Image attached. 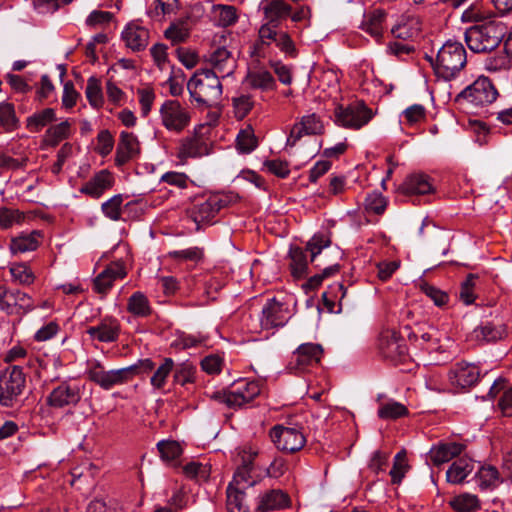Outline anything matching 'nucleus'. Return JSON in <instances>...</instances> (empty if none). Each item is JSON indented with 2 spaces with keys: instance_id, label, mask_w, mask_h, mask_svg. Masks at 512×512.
<instances>
[{
  "instance_id": "nucleus-1",
  "label": "nucleus",
  "mask_w": 512,
  "mask_h": 512,
  "mask_svg": "<svg viewBox=\"0 0 512 512\" xmlns=\"http://www.w3.org/2000/svg\"><path fill=\"white\" fill-rule=\"evenodd\" d=\"M154 367V361L145 358L127 367L106 370L99 360L90 359L87 361L85 373L90 381L104 390H110L114 386L130 382L135 376L151 373Z\"/></svg>"
},
{
  "instance_id": "nucleus-2",
  "label": "nucleus",
  "mask_w": 512,
  "mask_h": 512,
  "mask_svg": "<svg viewBox=\"0 0 512 512\" xmlns=\"http://www.w3.org/2000/svg\"><path fill=\"white\" fill-rule=\"evenodd\" d=\"M221 78L209 69H199L187 82V89L192 102L198 107H214L222 97L223 86Z\"/></svg>"
},
{
  "instance_id": "nucleus-3",
  "label": "nucleus",
  "mask_w": 512,
  "mask_h": 512,
  "mask_svg": "<svg viewBox=\"0 0 512 512\" xmlns=\"http://www.w3.org/2000/svg\"><path fill=\"white\" fill-rule=\"evenodd\" d=\"M435 74L450 81L458 77L467 63V53L461 42L447 40L438 50L435 61L430 58Z\"/></svg>"
},
{
  "instance_id": "nucleus-4",
  "label": "nucleus",
  "mask_w": 512,
  "mask_h": 512,
  "mask_svg": "<svg viewBox=\"0 0 512 512\" xmlns=\"http://www.w3.org/2000/svg\"><path fill=\"white\" fill-rule=\"evenodd\" d=\"M505 34L503 23L488 21L466 29L464 40L474 53H489L501 43Z\"/></svg>"
},
{
  "instance_id": "nucleus-5",
  "label": "nucleus",
  "mask_w": 512,
  "mask_h": 512,
  "mask_svg": "<svg viewBox=\"0 0 512 512\" xmlns=\"http://www.w3.org/2000/svg\"><path fill=\"white\" fill-rule=\"evenodd\" d=\"M272 44H275L287 57L295 58L298 55L295 43L286 31L278 30V27H272L271 25H261L253 55L260 59L272 57Z\"/></svg>"
},
{
  "instance_id": "nucleus-6",
  "label": "nucleus",
  "mask_w": 512,
  "mask_h": 512,
  "mask_svg": "<svg viewBox=\"0 0 512 512\" xmlns=\"http://www.w3.org/2000/svg\"><path fill=\"white\" fill-rule=\"evenodd\" d=\"M498 95L493 82L488 77L480 76L455 97V102L478 109L492 104Z\"/></svg>"
},
{
  "instance_id": "nucleus-7",
  "label": "nucleus",
  "mask_w": 512,
  "mask_h": 512,
  "mask_svg": "<svg viewBox=\"0 0 512 512\" xmlns=\"http://www.w3.org/2000/svg\"><path fill=\"white\" fill-rule=\"evenodd\" d=\"M26 375L22 367L14 365L0 373V405L7 408L17 406L26 389Z\"/></svg>"
},
{
  "instance_id": "nucleus-8",
  "label": "nucleus",
  "mask_w": 512,
  "mask_h": 512,
  "mask_svg": "<svg viewBox=\"0 0 512 512\" xmlns=\"http://www.w3.org/2000/svg\"><path fill=\"white\" fill-rule=\"evenodd\" d=\"M161 125L169 132L180 134L186 130L192 119V110L178 100H165L159 109Z\"/></svg>"
},
{
  "instance_id": "nucleus-9",
  "label": "nucleus",
  "mask_w": 512,
  "mask_h": 512,
  "mask_svg": "<svg viewBox=\"0 0 512 512\" xmlns=\"http://www.w3.org/2000/svg\"><path fill=\"white\" fill-rule=\"evenodd\" d=\"M374 117V112L363 101H356L346 106L338 105L334 110L335 123L343 128L359 130Z\"/></svg>"
},
{
  "instance_id": "nucleus-10",
  "label": "nucleus",
  "mask_w": 512,
  "mask_h": 512,
  "mask_svg": "<svg viewBox=\"0 0 512 512\" xmlns=\"http://www.w3.org/2000/svg\"><path fill=\"white\" fill-rule=\"evenodd\" d=\"M331 240L324 234H315L306 244V251L310 254V262L316 263L315 266L326 265L322 271V276L325 279L334 277L340 272V265L337 262H333L329 256L331 254L330 249Z\"/></svg>"
},
{
  "instance_id": "nucleus-11",
  "label": "nucleus",
  "mask_w": 512,
  "mask_h": 512,
  "mask_svg": "<svg viewBox=\"0 0 512 512\" xmlns=\"http://www.w3.org/2000/svg\"><path fill=\"white\" fill-rule=\"evenodd\" d=\"M261 392L258 381L239 379L227 391L219 393L216 398L230 408H241L253 401Z\"/></svg>"
},
{
  "instance_id": "nucleus-12",
  "label": "nucleus",
  "mask_w": 512,
  "mask_h": 512,
  "mask_svg": "<svg viewBox=\"0 0 512 512\" xmlns=\"http://www.w3.org/2000/svg\"><path fill=\"white\" fill-rule=\"evenodd\" d=\"M270 438L275 447L285 453H295L306 444L303 432L296 427L276 425L270 430Z\"/></svg>"
},
{
  "instance_id": "nucleus-13",
  "label": "nucleus",
  "mask_w": 512,
  "mask_h": 512,
  "mask_svg": "<svg viewBox=\"0 0 512 512\" xmlns=\"http://www.w3.org/2000/svg\"><path fill=\"white\" fill-rule=\"evenodd\" d=\"M83 387L71 381L61 382L47 396L46 402L53 408L76 406L82 397Z\"/></svg>"
},
{
  "instance_id": "nucleus-14",
  "label": "nucleus",
  "mask_w": 512,
  "mask_h": 512,
  "mask_svg": "<svg viewBox=\"0 0 512 512\" xmlns=\"http://www.w3.org/2000/svg\"><path fill=\"white\" fill-rule=\"evenodd\" d=\"M323 355V348L320 344H301L292 354L287 368L293 373H301L308 368L318 364Z\"/></svg>"
},
{
  "instance_id": "nucleus-15",
  "label": "nucleus",
  "mask_w": 512,
  "mask_h": 512,
  "mask_svg": "<svg viewBox=\"0 0 512 512\" xmlns=\"http://www.w3.org/2000/svg\"><path fill=\"white\" fill-rule=\"evenodd\" d=\"M204 62L209 66L210 72L222 79L233 75L237 66L235 57L225 47H217L205 54Z\"/></svg>"
},
{
  "instance_id": "nucleus-16",
  "label": "nucleus",
  "mask_w": 512,
  "mask_h": 512,
  "mask_svg": "<svg viewBox=\"0 0 512 512\" xmlns=\"http://www.w3.org/2000/svg\"><path fill=\"white\" fill-rule=\"evenodd\" d=\"M289 318L287 305L273 298L264 305L259 321L262 329L270 330L284 326Z\"/></svg>"
},
{
  "instance_id": "nucleus-17",
  "label": "nucleus",
  "mask_w": 512,
  "mask_h": 512,
  "mask_svg": "<svg viewBox=\"0 0 512 512\" xmlns=\"http://www.w3.org/2000/svg\"><path fill=\"white\" fill-rule=\"evenodd\" d=\"M379 350L383 357L395 363L404 361L407 355L405 340L395 331H384L379 338Z\"/></svg>"
},
{
  "instance_id": "nucleus-18",
  "label": "nucleus",
  "mask_w": 512,
  "mask_h": 512,
  "mask_svg": "<svg viewBox=\"0 0 512 512\" xmlns=\"http://www.w3.org/2000/svg\"><path fill=\"white\" fill-rule=\"evenodd\" d=\"M114 183V175L109 170L103 169L95 173L85 182L80 187L79 191L93 199H99L106 191L114 186Z\"/></svg>"
},
{
  "instance_id": "nucleus-19",
  "label": "nucleus",
  "mask_w": 512,
  "mask_h": 512,
  "mask_svg": "<svg viewBox=\"0 0 512 512\" xmlns=\"http://www.w3.org/2000/svg\"><path fill=\"white\" fill-rule=\"evenodd\" d=\"M479 368L470 363H457L449 372V381L455 388L466 389L475 385L479 379Z\"/></svg>"
},
{
  "instance_id": "nucleus-20",
  "label": "nucleus",
  "mask_w": 512,
  "mask_h": 512,
  "mask_svg": "<svg viewBox=\"0 0 512 512\" xmlns=\"http://www.w3.org/2000/svg\"><path fill=\"white\" fill-rule=\"evenodd\" d=\"M140 154L138 138L131 132L122 131L116 148L115 164L120 167Z\"/></svg>"
},
{
  "instance_id": "nucleus-21",
  "label": "nucleus",
  "mask_w": 512,
  "mask_h": 512,
  "mask_svg": "<svg viewBox=\"0 0 512 512\" xmlns=\"http://www.w3.org/2000/svg\"><path fill=\"white\" fill-rule=\"evenodd\" d=\"M324 130L323 123L315 113L305 115L300 122L293 125L287 139V146H294L303 135L320 134Z\"/></svg>"
},
{
  "instance_id": "nucleus-22",
  "label": "nucleus",
  "mask_w": 512,
  "mask_h": 512,
  "mask_svg": "<svg viewBox=\"0 0 512 512\" xmlns=\"http://www.w3.org/2000/svg\"><path fill=\"white\" fill-rule=\"evenodd\" d=\"M126 275L127 271L123 261L112 262L94 279V290L100 294H107L114 281L123 279Z\"/></svg>"
},
{
  "instance_id": "nucleus-23",
  "label": "nucleus",
  "mask_w": 512,
  "mask_h": 512,
  "mask_svg": "<svg viewBox=\"0 0 512 512\" xmlns=\"http://www.w3.org/2000/svg\"><path fill=\"white\" fill-rule=\"evenodd\" d=\"M224 206V201L218 196H210L207 199L200 200L194 204L191 209V217L199 226L201 223L210 222L220 209Z\"/></svg>"
},
{
  "instance_id": "nucleus-24",
  "label": "nucleus",
  "mask_w": 512,
  "mask_h": 512,
  "mask_svg": "<svg viewBox=\"0 0 512 512\" xmlns=\"http://www.w3.org/2000/svg\"><path fill=\"white\" fill-rule=\"evenodd\" d=\"M209 153V145L201 136L193 135L181 140L177 158L185 162L188 158H197Z\"/></svg>"
},
{
  "instance_id": "nucleus-25",
  "label": "nucleus",
  "mask_w": 512,
  "mask_h": 512,
  "mask_svg": "<svg viewBox=\"0 0 512 512\" xmlns=\"http://www.w3.org/2000/svg\"><path fill=\"white\" fill-rule=\"evenodd\" d=\"M86 332L92 340L111 343L115 342L119 337L120 324L114 318H106L96 326L89 327Z\"/></svg>"
},
{
  "instance_id": "nucleus-26",
  "label": "nucleus",
  "mask_w": 512,
  "mask_h": 512,
  "mask_svg": "<svg viewBox=\"0 0 512 512\" xmlns=\"http://www.w3.org/2000/svg\"><path fill=\"white\" fill-rule=\"evenodd\" d=\"M264 14V23L272 27H278L280 21L286 19L291 14V6L283 0H270L262 2Z\"/></svg>"
},
{
  "instance_id": "nucleus-27",
  "label": "nucleus",
  "mask_w": 512,
  "mask_h": 512,
  "mask_svg": "<svg viewBox=\"0 0 512 512\" xmlns=\"http://www.w3.org/2000/svg\"><path fill=\"white\" fill-rule=\"evenodd\" d=\"M430 176L424 173H413L406 177L400 190L406 195H425L434 192Z\"/></svg>"
},
{
  "instance_id": "nucleus-28",
  "label": "nucleus",
  "mask_w": 512,
  "mask_h": 512,
  "mask_svg": "<svg viewBox=\"0 0 512 512\" xmlns=\"http://www.w3.org/2000/svg\"><path fill=\"white\" fill-rule=\"evenodd\" d=\"M5 308L6 314L17 315L32 311L35 305L33 298L28 293L19 289H9Z\"/></svg>"
},
{
  "instance_id": "nucleus-29",
  "label": "nucleus",
  "mask_w": 512,
  "mask_h": 512,
  "mask_svg": "<svg viewBox=\"0 0 512 512\" xmlns=\"http://www.w3.org/2000/svg\"><path fill=\"white\" fill-rule=\"evenodd\" d=\"M122 39L128 48L141 51L148 45L149 31L143 26L129 23L122 31Z\"/></svg>"
},
{
  "instance_id": "nucleus-30",
  "label": "nucleus",
  "mask_w": 512,
  "mask_h": 512,
  "mask_svg": "<svg viewBox=\"0 0 512 512\" xmlns=\"http://www.w3.org/2000/svg\"><path fill=\"white\" fill-rule=\"evenodd\" d=\"M42 234L34 230L29 233H20L10 241L9 249L13 255L34 251L41 243Z\"/></svg>"
},
{
  "instance_id": "nucleus-31",
  "label": "nucleus",
  "mask_w": 512,
  "mask_h": 512,
  "mask_svg": "<svg viewBox=\"0 0 512 512\" xmlns=\"http://www.w3.org/2000/svg\"><path fill=\"white\" fill-rule=\"evenodd\" d=\"M288 494L280 489H272L259 496L257 509L261 512L281 510L289 506Z\"/></svg>"
},
{
  "instance_id": "nucleus-32",
  "label": "nucleus",
  "mask_w": 512,
  "mask_h": 512,
  "mask_svg": "<svg viewBox=\"0 0 512 512\" xmlns=\"http://www.w3.org/2000/svg\"><path fill=\"white\" fill-rule=\"evenodd\" d=\"M151 371L153 372L150 377V385L157 391H163L170 375H173L174 360L170 357H164L160 363L156 365Z\"/></svg>"
},
{
  "instance_id": "nucleus-33",
  "label": "nucleus",
  "mask_w": 512,
  "mask_h": 512,
  "mask_svg": "<svg viewBox=\"0 0 512 512\" xmlns=\"http://www.w3.org/2000/svg\"><path fill=\"white\" fill-rule=\"evenodd\" d=\"M505 387V380L499 378L491 386L489 395L491 398H494L502 392L498 401V407L504 416H512V386L507 389Z\"/></svg>"
},
{
  "instance_id": "nucleus-34",
  "label": "nucleus",
  "mask_w": 512,
  "mask_h": 512,
  "mask_svg": "<svg viewBox=\"0 0 512 512\" xmlns=\"http://www.w3.org/2000/svg\"><path fill=\"white\" fill-rule=\"evenodd\" d=\"M475 462L469 458H459L455 460L446 472V479L451 484L462 483L467 476L474 470Z\"/></svg>"
},
{
  "instance_id": "nucleus-35",
  "label": "nucleus",
  "mask_w": 512,
  "mask_h": 512,
  "mask_svg": "<svg viewBox=\"0 0 512 512\" xmlns=\"http://www.w3.org/2000/svg\"><path fill=\"white\" fill-rule=\"evenodd\" d=\"M386 15L383 9L377 8L372 10L365 16L362 29L376 40H379L385 28Z\"/></svg>"
},
{
  "instance_id": "nucleus-36",
  "label": "nucleus",
  "mask_w": 512,
  "mask_h": 512,
  "mask_svg": "<svg viewBox=\"0 0 512 512\" xmlns=\"http://www.w3.org/2000/svg\"><path fill=\"white\" fill-rule=\"evenodd\" d=\"M461 452L462 445L457 443H445L432 447L429 452V457L433 464L441 465L460 455Z\"/></svg>"
},
{
  "instance_id": "nucleus-37",
  "label": "nucleus",
  "mask_w": 512,
  "mask_h": 512,
  "mask_svg": "<svg viewBox=\"0 0 512 512\" xmlns=\"http://www.w3.org/2000/svg\"><path fill=\"white\" fill-rule=\"evenodd\" d=\"M245 82L253 89L262 91L273 90L276 87V82L273 75L265 69L249 71Z\"/></svg>"
},
{
  "instance_id": "nucleus-38",
  "label": "nucleus",
  "mask_w": 512,
  "mask_h": 512,
  "mask_svg": "<svg viewBox=\"0 0 512 512\" xmlns=\"http://www.w3.org/2000/svg\"><path fill=\"white\" fill-rule=\"evenodd\" d=\"M127 311L135 317L146 318L153 312L148 297L140 292H134L127 301Z\"/></svg>"
},
{
  "instance_id": "nucleus-39",
  "label": "nucleus",
  "mask_w": 512,
  "mask_h": 512,
  "mask_svg": "<svg viewBox=\"0 0 512 512\" xmlns=\"http://www.w3.org/2000/svg\"><path fill=\"white\" fill-rule=\"evenodd\" d=\"M9 273L11 281L21 286H31L35 280L36 275L31 267L25 262H13L10 263Z\"/></svg>"
},
{
  "instance_id": "nucleus-40",
  "label": "nucleus",
  "mask_w": 512,
  "mask_h": 512,
  "mask_svg": "<svg viewBox=\"0 0 512 512\" xmlns=\"http://www.w3.org/2000/svg\"><path fill=\"white\" fill-rule=\"evenodd\" d=\"M211 14L221 27L231 26L238 20L237 9L231 5L215 4L211 8Z\"/></svg>"
},
{
  "instance_id": "nucleus-41",
  "label": "nucleus",
  "mask_w": 512,
  "mask_h": 512,
  "mask_svg": "<svg viewBox=\"0 0 512 512\" xmlns=\"http://www.w3.org/2000/svg\"><path fill=\"white\" fill-rule=\"evenodd\" d=\"M258 146V140L255 136L253 127L247 124L242 128L236 137V148L242 154H249Z\"/></svg>"
},
{
  "instance_id": "nucleus-42",
  "label": "nucleus",
  "mask_w": 512,
  "mask_h": 512,
  "mask_svg": "<svg viewBox=\"0 0 512 512\" xmlns=\"http://www.w3.org/2000/svg\"><path fill=\"white\" fill-rule=\"evenodd\" d=\"M290 270L294 278H302L306 275L308 269V260L305 251L300 247L290 249Z\"/></svg>"
},
{
  "instance_id": "nucleus-43",
  "label": "nucleus",
  "mask_w": 512,
  "mask_h": 512,
  "mask_svg": "<svg viewBox=\"0 0 512 512\" xmlns=\"http://www.w3.org/2000/svg\"><path fill=\"white\" fill-rule=\"evenodd\" d=\"M190 30L188 20H178L171 23L164 35L172 44H179L189 38Z\"/></svg>"
},
{
  "instance_id": "nucleus-44",
  "label": "nucleus",
  "mask_w": 512,
  "mask_h": 512,
  "mask_svg": "<svg viewBox=\"0 0 512 512\" xmlns=\"http://www.w3.org/2000/svg\"><path fill=\"white\" fill-rule=\"evenodd\" d=\"M196 367L189 361L174 363L173 384L185 386L195 381Z\"/></svg>"
},
{
  "instance_id": "nucleus-45",
  "label": "nucleus",
  "mask_w": 512,
  "mask_h": 512,
  "mask_svg": "<svg viewBox=\"0 0 512 512\" xmlns=\"http://www.w3.org/2000/svg\"><path fill=\"white\" fill-rule=\"evenodd\" d=\"M226 507L228 512H248L249 508L245 500L243 490L236 489L233 484L227 487Z\"/></svg>"
},
{
  "instance_id": "nucleus-46",
  "label": "nucleus",
  "mask_w": 512,
  "mask_h": 512,
  "mask_svg": "<svg viewBox=\"0 0 512 512\" xmlns=\"http://www.w3.org/2000/svg\"><path fill=\"white\" fill-rule=\"evenodd\" d=\"M55 119V110L53 108H45L27 118V128L31 132H39Z\"/></svg>"
},
{
  "instance_id": "nucleus-47",
  "label": "nucleus",
  "mask_w": 512,
  "mask_h": 512,
  "mask_svg": "<svg viewBox=\"0 0 512 512\" xmlns=\"http://www.w3.org/2000/svg\"><path fill=\"white\" fill-rule=\"evenodd\" d=\"M408 413V409L405 405L393 400L381 404L377 412L379 418L383 420H396L408 415Z\"/></svg>"
},
{
  "instance_id": "nucleus-48",
  "label": "nucleus",
  "mask_w": 512,
  "mask_h": 512,
  "mask_svg": "<svg viewBox=\"0 0 512 512\" xmlns=\"http://www.w3.org/2000/svg\"><path fill=\"white\" fill-rule=\"evenodd\" d=\"M71 124L68 120L50 126L45 133V142L55 146L62 140L69 137Z\"/></svg>"
},
{
  "instance_id": "nucleus-49",
  "label": "nucleus",
  "mask_w": 512,
  "mask_h": 512,
  "mask_svg": "<svg viewBox=\"0 0 512 512\" xmlns=\"http://www.w3.org/2000/svg\"><path fill=\"white\" fill-rule=\"evenodd\" d=\"M85 94L89 104L94 108H100L104 104L101 81L95 76L87 80Z\"/></svg>"
},
{
  "instance_id": "nucleus-50",
  "label": "nucleus",
  "mask_w": 512,
  "mask_h": 512,
  "mask_svg": "<svg viewBox=\"0 0 512 512\" xmlns=\"http://www.w3.org/2000/svg\"><path fill=\"white\" fill-rule=\"evenodd\" d=\"M450 505L457 512H475L479 508V499L474 494L463 493L455 496Z\"/></svg>"
},
{
  "instance_id": "nucleus-51",
  "label": "nucleus",
  "mask_w": 512,
  "mask_h": 512,
  "mask_svg": "<svg viewBox=\"0 0 512 512\" xmlns=\"http://www.w3.org/2000/svg\"><path fill=\"white\" fill-rule=\"evenodd\" d=\"M178 8V0H155L148 14L156 20H162L166 15L174 13Z\"/></svg>"
},
{
  "instance_id": "nucleus-52",
  "label": "nucleus",
  "mask_w": 512,
  "mask_h": 512,
  "mask_svg": "<svg viewBox=\"0 0 512 512\" xmlns=\"http://www.w3.org/2000/svg\"><path fill=\"white\" fill-rule=\"evenodd\" d=\"M123 195L116 194L101 204V211L105 217L112 221L121 219V207L123 203Z\"/></svg>"
},
{
  "instance_id": "nucleus-53",
  "label": "nucleus",
  "mask_w": 512,
  "mask_h": 512,
  "mask_svg": "<svg viewBox=\"0 0 512 512\" xmlns=\"http://www.w3.org/2000/svg\"><path fill=\"white\" fill-rule=\"evenodd\" d=\"M409 469L405 450H401L394 457L393 467L390 470L391 481L399 484Z\"/></svg>"
},
{
  "instance_id": "nucleus-54",
  "label": "nucleus",
  "mask_w": 512,
  "mask_h": 512,
  "mask_svg": "<svg viewBox=\"0 0 512 512\" xmlns=\"http://www.w3.org/2000/svg\"><path fill=\"white\" fill-rule=\"evenodd\" d=\"M477 339H481L487 342H493L501 339L505 330L502 326H495L492 323H486L474 330Z\"/></svg>"
},
{
  "instance_id": "nucleus-55",
  "label": "nucleus",
  "mask_w": 512,
  "mask_h": 512,
  "mask_svg": "<svg viewBox=\"0 0 512 512\" xmlns=\"http://www.w3.org/2000/svg\"><path fill=\"white\" fill-rule=\"evenodd\" d=\"M479 277L475 274H469L465 281L462 282L459 292L460 300L466 304H472L476 299L475 289Z\"/></svg>"
},
{
  "instance_id": "nucleus-56",
  "label": "nucleus",
  "mask_w": 512,
  "mask_h": 512,
  "mask_svg": "<svg viewBox=\"0 0 512 512\" xmlns=\"http://www.w3.org/2000/svg\"><path fill=\"white\" fill-rule=\"evenodd\" d=\"M235 117L243 119L253 108L254 99L251 95L241 94L232 99Z\"/></svg>"
},
{
  "instance_id": "nucleus-57",
  "label": "nucleus",
  "mask_w": 512,
  "mask_h": 512,
  "mask_svg": "<svg viewBox=\"0 0 512 512\" xmlns=\"http://www.w3.org/2000/svg\"><path fill=\"white\" fill-rule=\"evenodd\" d=\"M169 256L179 261H190L194 263L200 262L204 257V251L200 247H189L182 250L169 252Z\"/></svg>"
},
{
  "instance_id": "nucleus-58",
  "label": "nucleus",
  "mask_w": 512,
  "mask_h": 512,
  "mask_svg": "<svg viewBox=\"0 0 512 512\" xmlns=\"http://www.w3.org/2000/svg\"><path fill=\"white\" fill-rule=\"evenodd\" d=\"M160 181L179 189H186L189 184H194L193 180H191L187 174L177 171H168L164 173L161 176Z\"/></svg>"
},
{
  "instance_id": "nucleus-59",
  "label": "nucleus",
  "mask_w": 512,
  "mask_h": 512,
  "mask_svg": "<svg viewBox=\"0 0 512 512\" xmlns=\"http://www.w3.org/2000/svg\"><path fill=\"white\" fill-rule=\"evenodd\" d=\"M157 448L162 459L165 461H172L182 453L179 443L173 440H162L158 442Z\"/></svg>"
},
{
  "instance_id": "nucleus-60",
  "label": "nucleus",
  "mask_w": 512,
  "mask_h": 512,
  "mask_svg": "<svg viewBox=\"0 0 512 512\" xmlns=\"http://www.w3.org/2000/svg\"><path fill=\"white\" fill-rule=\"evenodd\" d=\"M263 169L279 178H287L290 174L289 163L281 159L265 160L263 162Z\"/></svg>"
},
{
  "instance_id": "nucleus-61",
  "label": "nucleus",
  "mask_w": 512,
  "mask_h": 512,
  "mask_svg": "<svg viewBox=\"0 0 512 512\" xmlns=\"http://www.w3.org/2000/svg\"><path fill=\"white\" fill-rule=\"evenodd\" d=\"M24 220V214L19 210H13L6 207L0 208V228L9 229L15 224H20Z\"/></svg>"
},
{
  "instance_id": "nucleus-62",
  "label": "nucleus",
  "mask_w": 512,
  "mask_h": 512,
  "mask_svg": "<svg viewBox=\"0 0 512 512\" xmlns=\"http://www.w3.org/2000/svg\"><path fill=\"white\" fill-rule=\"evenodd\" d=\"M484 67L489 72L509 71L512 67L511 59L506 55H495L488 57L484 62Z\"/></svg>"
},
{
  "instance_id": "nucleus-63",
  "label": "nucleus",
  "mask_w": 512,
  "mask_h": 512,
  "mask_svg": "<svg viewBox=\"0 0 512 512\" xmlns=\"http://www.w3.org/2000/svg\"><path fill=\"white\" fill-rule=\"evenodd\" d=\"M138 102L142 117H147L152 109L156 95L152 88L145 87L137 90Z\"/></svg>"
},
{
  "instance_id": "nucleus-64",
  "label": "nucleus",
  "mask_w": 512,
  "mask_h": 512,
  "mask_svg": "<svg viewBox=\"0 0 512 512\" xmlns=\"http://www.w3.org/2000/svg\"><path fill=\"white\" fill-rule=\"evenodd\" d=\"M482 488L495 486L499 481V472L494 466H482L476 473Z\"/></svg>"
}]
</instances>
